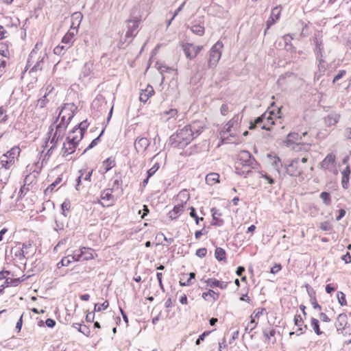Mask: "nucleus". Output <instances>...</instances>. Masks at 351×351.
<instances>
[{
    "label": "nucleus",
    "instance_id": "c03bdc74",
    "mask_svg": "<svg viewBox=\"0 0 351 351\" xmlns=\"http://www.w3.org/2000/svg\"><path fill=\"white\" fill-rule=\"evenodd\" d=\"M241 119V117H240L239 114L235 115L232 119H230L226 125L228 126L226 129L227 132H229L230 129L234 127L235 124H237Z\"/></svg>",
    "mask_w": 351,
    "mask_h": 351
},
{
    "label": "nucleus",
    "instance_id": "393cba45",
    "mask_svg": "<svg viewBox=\"0 0 351 351\" xmlns=\"http://www.w3.org/2000/svg\"><path fill=\"white\" fill-rule=\"evenodd\" d=\"M206 282L210 287H219L221 289H226L228 286L227 282L220 281L215 278H208L207 280H206Z\"/></svg>",
    "mask_w": 351,
    "mask_h": 351
},
{
    "label": "nucleus",
    "instance_id": "423d86ee",
    "mask_svg": "<svg viewBox=\"0 0 351 351\" xmlns=\"http://www.w3.org/2000/svg\"><path fill=\"white\" fill-rule=\"evenodd\" d=\"M53 128L52 126H50L49 130L48 132V138L52 136L51 139V143L52 144V148H56L58 145V142L59 140L62 139L64 134V128L62 129V126L61 124H58L56 125V131L53 134Z\"/></svg>",
    "mask_w": 351,
    "mask_h": 351
},
{
    "label": "nucleus",
    "instance_id": "37998d69",
    "mask_svg": "<svg viewBox=\"0 0 351 351\" xmlns=\"http://www.w3.org/2000/svg\"><path fill=\"white\" fill-rule=\"evenodd\" d=\"M311 326L314 330V332L317 335H321L322 333V332L320 330L318 319L313 317V318H311Z\"/></svg>",
    "mask_w": 351,
    "mask_h": 351
},
{
    "label": "nucleus",
    "instance_id": "5fc2aeb1",
    "mask_svg": "<svg viewBox=\"0 0 351 351\" xmlns=\"http://www.w3.org/2000/svg\"><path fill=\"white\" fill-rule=\"evenodd\" d=\"M61 208L62 210V214L64 217H66L65 213L66 210H69L71 208V202L69 199H66L61 205Z\"/></svg>",
    "mask_w": 351,
    "mask_h": 351
},
{
    "label": "nucleus",
    "instance_id": "9b49d317",
    "mask_svg": "<svg viewBox=\"0 0 351 351\" xmlns=\"http://www.w3.org/2000/svg\"><path fill=\"white\" fill-rule=\"evenodd\" d=\"M281 11L282 7L280 5L276 6L272 9L270 16L266 21V29L264 32L265 34L267 33V31L279 20Z\"/></svg>",
    "mask_w": 351,
    "mask_h": 351
},
{
    "label": "nucleus",
    "instance_id": "de8ad7c7",
    "mask_svg": "<svg viewBox=\"0 0 351 351\" xmlns=\"http://www.w3.org/2000/svg\"><path fill=\"white\" fill-rule=\"evenodd\" d=\"M160 168V164L158 162H156L154 165L152 166V168H150L147 171V174H148V178H151L152 176L155 174V173Z\"/></svg>",
    "mask_w": 351,
    "mask_h": 351
},
{
    "label": "nucleus",
    "instance_id": "412c9836",
    "mask_svg": "<svg viewBox=\"0 0 351 351\" xmlns=\"http://www.w3.org/2000/svg\"><path fill=\"white\" fill-rule=\"evenodd\" d=\"M65 110H66V108H63L59 114V117H60V119H61L59 124L62 125V129L64 128V131H65L67 125H69V123H70V121H71L73 117H74V113L72 111L68 114V117L66 115L62 116V114Z\"/></svg>",
    "mask_w": 351,
    "mask_h": 351
},
{
    "label": "nucleus",
    "instance_id": "49530a36",
    "mask_svg": "<svg viewBox=\"0 0 351 351\" xmlns=\"http://www.w3.org/2000/svg\"><path fill=\"white\" fill-rule=\"evenodd\" d=\"M252 169H254L252 168L251 167H245V166H243V167H240L239 171H236V172H237V173H238L241 176H243L246 177L250 173L252 172Z\"/></svg>",
    "mask_w": 351,
    "mask_h": 351
},
{
    "label": "nucleus",
    "instance_id": "ddd939ff",
    "mask_svg": "<svg viewBox=\"0 0 351 351\" xmlns=\"http://www.w3.org/2000/svg\"><path fill=\"white\" fill-rule=\"evenodd\" d=\"M306 132L302 133V136H300L298 133L291 132L287 136L286 143L287 146H291L293 144L300 145L303 143L302 137L307 136Z\"/></svg>",
    "mask_w": 351,
    "mask_h": 351
},
{
    "label": "nucleus",
    "instance_id": "c85d7f7f",
    "mask_svg": "<svg viewBox=\"0 0 351 351\" xmlns=\"http://www.w3.org/2000/svg\"><path fill=\"white\" fill-rule=\"evenodd\" d=\"M347 324V316L346 314H339L337 317V322L335 324L337 331L342 330L344 329V326Z\"/></svg>",
    "mask_w": 351,
    "mask_h": 351
},
{
    "label": "nucleus",
    "instance_id": "6e6552de",
    "mask_svg": "<svg viewBox=\"0 0 351 351\" xmlns=\"http://www.w3.org/2000/svg\"><path fill=\"white\" fill-rule=\"evenodd\" d=\"M115 199L112 195V189H106L101 191L98 204L103 207H108L113 205Z\"/></svg>",
    "mask_w": 351,
    "mask_h": 351
},
{
    "label": "nucleus",
    "instance_id": "4d7b16f0",
    "mask_svg": "<svg viewBox=\"0 0 351 351\" xmlns=\"http://www.w3.org/2000/svg\"><path fill=\"white\" fill-rule=\"evenodd\" d=\"M319 228L324 231H330L332 230V226L328 221L321 223Z\"/></svg>",
    "mask_w": 351,
    "mask_h": 351
},
{
    "label": "nucleus",
    "instance_id": "2eb2a0df",
    "mask_svg": "<svg viewBox=\"0 0 351 351\" xmlns=\"http://www.w3.org/2000/svg\"><path fill=\"white\" fill-rule=\"evenodd\" d=\"M336 157L332 153L328 154L320 163V168L324 171H329L335 165Z\"/></svg>",
    "mask_w": 351,
    "mask_h": 351
},
{
    "label": "nucleus",
    "instance_id": "b1692460",
    "mask_svg": "<svg viewBox=\"0 0 351 351\" xmlns=\"http://www.w3.org/2000/svg\"><path fill=\"white\" fill-rule=\"evenodd\" d=\"M10 174V169H8V168H0V187H4V185L9 180Z\"/></svg>",
    "mask_w": 351,
    "mask_h": 351
},
{
    "label": "nucleus",
    "instance_id": "39448f33",
    "mask_svg": "<svg viewBox=\"0 0 351 351\" xmlns=\"http://www.w3.org/2000/svg\"><path fill=\"white\" fill-rule=\"evenodd\" d=\"M223 44L221 40H218L210 49L208 66H215L221 58Z\"/></svg>",
    "mask_w": 351,
    "mask_h": 351
},
{
    "label": "nucleus",
    "instance_id": "603ef678",
    "mask_svg": "<svg viewBox=\"0 0 351 351\" xmlns=\"http://www.w3.org/2000/svg\"><path fill=\"white\" fill-rule=\"evenodd\" d=\"M108 306H109V303L107 300L101 304H95L94 311H101L102 310L106 309L108 307Z\"/></svg>",
    "mask_w": 351,
    "mask_h": 351
},
{
    "label": "nucleus",
    "instance_id": "f704fd0d",
    "mask_svg": "<svg viewBox=\"0 0 351 351\" xmlns=\"http://www.w3.org/2000/svg\"><path fill=\"white\" fill-rule=\"evenodd\" d=\"M81 252H82V257L83 258V261H88L94 258L93 254V250L90 248H81Z\"/></svg>",
    "mask_w": 351,
    "mask_h": 351
},
{
    "label": "nucleus",
    "instance_id": "bb28decb",
    "mask_svg": "<svg viewBox=\"0 0 351 351\" xmlns=\"http://www.w3.org/2000/svg\"><path fill=\"white\" fill-rule=\"evenodd\" d=\"M77 30L73 28L70 29L62 38V43L69 46L73 43L75 36L77 34Z\"/></svg>",
    "mask_w": 351,
    "mask_h": 351
},
{
    "label": "nucleus",
    "instance_id": "09e8293b",
    "mask_svg": "<svg viewBox=\"0 0 351 351\" xmlns=\"http://www.w3.org/2000/svg\"><path fill=\"white\" fill-rule=\"evenodd\" d=\"M190 210H191V212L189 213L190 216L192 218L195 219L196 224L198 225L200 221H203L204 220V218L203 217H199L197 216L195 208L191 207Z\"/></svg>",
    "mask_w": 351,
    "mask_h": 351
},
{
    "label": "nucleus",
    "instance_id": "6ab92c4d",
    "mask_svg": "<svg viewBox=\"0 0 351 351\" xmlns=\"http://www.w3.org/2000/svg\"><path fill=\"white\" fill-rule=\"evenodd\" d=\"M14 256L20 261L27 258L33 255V250H24L21 247H15L14 249Z\"/></svg>",
    "mask_w": 351,
    "mask_h": 351
},
{
    "label": "nucleus",
    "instance_id": "864d4df0",
    "mask_svg": "<svg viewBox=\"0 0 351 351\" xmlns=\"http://www.w3.org/2000/svg\"><path fill=\"white\" fill-rule=\"evenodd\" d=\"M337 298H338L339 303L341 306L347 305L346 295L343 292H341V291L338 292Z\"/></svg>",
    "mask_w": 351,
    "mask_h": 351
},
{
    "label": "nucleus",
    "instance_id": "cd10ccee",
    "mask_svg": "<svg viewBox=\"0 0 351 351\" xmlns=\"http://www.w3.org/2000/svg\"><path fill=\"white\" fill-rule=\"evenodd\" d=\"M88 126V123H87V121H83L81 123H80L77 125L73 128L72 130V134L78 133L79 136L80 134L84 136V134L86 132L87 128Z\"/></svg>",
    "mask_w": 351,
    "mask_h": 351
},
{
    "label": "nucleus",
    "instance_id": "2f4dec72",
    "mask_svg": "<svg viewBox=\"0 0 351 351\" xmlns=\"http://www.w3.org/2000/svg\"><path fill=\"white\" fill-rule=\"evenodd\" d=\"M14 164V163L13 162L12 159L8 158V156L3 154L0 158V168H8V169H10V167Z\"/></svg>",
    "mask_w": 351,
    "mask_h": 351
},
{
    "label": "nucleus",
    "instance_id": "20e7f679",
    "mask_svg": "<svg viewBox=\"0 0 351 351\" xmlns=\"http://www.w3.org/2000/svg\"><path fill=\"white\" fill-rule=\"evenodd\" d=\"M82 139V136L80 134L79 136H69L66 138V141L63 144L62 148V154L63 156L71 154L75 151L76 147L79 142Z\"/></svg>",
    "mask_w": 351,
    "mask_h": 351
},
{
    "label": "nucleus",
    "instance_id": "aec40b11",
    "mask_svg": "<svg viewBox=\"0 0 351 351\" xmlns=\"http://www.w3.org/2000/svg\"><path fill=\"white\" fill-rule=\"evenodd\" d=\"M350 173L351 170L349 165H347L346 168L341 171V186L344 189H348Z\"/></svg>",
    "mask_w": 351,
    "mask_h": 351
},
{
    "label": "nucleus",
    "instance_id": "473e14b6",
    "mask_svg": "<svg viewBox=\"0 0 351 351\" xmlns=\"http://www.w3.org/2000/svg\"><path fill=\"white\" fill-rule=\"evenodd\" d=\"M115 160L111 157L108 158L103 162V168L104 169V173L110 171L112 167L115 166Z\"/></svg>",
    "mask_w": 351,
    "mask_h": 351
},
{
    "label": "nucleus",
    "instance_id": "c9c22d12",
    "mask_svg": "<svg viewBox=\"0 0 351 351\" xmlns=\"http://www.w3.org/2000/svg\"><path fill=\"white\" fill-rule=\"evenodd\" d=\"M258 173L259 174V177L261 178H263L265 181H267V184L272 185L275 183V180L267 173L263 171H258Z\"/></svg>",
    "mask_w": 351,
    "mask_h": 351
},
{
    "label": "nucleus",
    "instance_id": "c756f323",
    "mask_svg": "<svg viewBox=\"0 0 351 351\" xmlns=\"http://www.w3.org/2000/svg\"><path fill=\"white\" fill-rule=\"evenodd\" d=\"M20 152L21 149L19 147H14L3 155L8 156V158L12 159V160L14 163L15 158H16L19 156Z\"/></svg>",
    "mask_w": 351,
    "mask_h": 351
},
{
    "label": "nucleus",
    "instance_id": "1a4fd4ad",
    "mask_svg": "<svg viewBox=\"0 0 351 351\" xmlns=\"http://www.w3.org/2000/svg\"><path fill=\"white\" fill-rule=\"evenodd\" d=\"M271 112L267 113L265 112L261 116L257 117L254 122L250 123V129L253 130L254 129L257 125L260 126L261 129L266 130H270V128L267 125V124L265 123V120H267L269 121V120H271Z\"/></svg>",
    "mask_w": 351,
    "mask_h": 351
},
{
    "label": "nucleus",
    "instance_id": "0eeeda50",
    "mask_svg": "<svg viewBox=\"0 0 351 351\" xmlns=\"http://www.w3.org/2000/svg\"><path fill=\"white\" fill-rule=\"evenodd\" d=\"M293 39V37L291 34H285L283 36L280 40H277L275 43V46L276 48H279L284 46V49L291 53H295L296 54L295 48L293 46L291 43V40Z\"/></svg>",
    "mask_w": 351,
    "mask_h": 351
},
{
    "label": "nucleus",
    "instance_id": "5701e85b",
    "mask_svg": "<svg viewBox=\"0 0 351 351\" xmlns=\"http://www.w3.org/2000/svg\"><path fill=\"white\" fill-rule=\"evenodd\" d=\"M82 18H83V16H82V14L80 12H74L72 15H71V29H73V28H75V29L77 30L80 25V23L82 20Z\"/></svg>",
    "mask_w": 351,
    "mask_h": 351
},
{
    "label": "nucleus",
    "instance_id": "f8f14e48",
    "mask_svg": "<svg viewBox=\"0 0 351 351\" xmlns=\"http://www.w3.org/2000/svg\"><path fill=\"white\" fill-rule=\"evenodd\" d=\"M286 173L293 177L301 175L302 169L300 167V159L295 158L286 167Z\"/></svg>",
    "mask_w": 351,
    "mask_h": 351
},
{
    "label": "nucleus",
    "instance_id": "f03ea898",
    "mask_svg": "<svg viewBox=\"0 0 351 351\" xmlns=\"http://www.w3.org/2000/svg\"><path fill=\"white\" fill-rule=\"evenodd\" d=\"M251 167L253 169H257L258 162L248 151L243 150L238 155V160L236 163V171H239L240 167Z\"/></svg>",
    "mask_w": 351,
    "mask_h": 351
},
{
    "label": "nucleus",
    "instance_id": "f257e3e1",
    "mask_svg": "<svg viewBox=\"0 0 351 351\" xmlns=\"http://www.w3.org/2000/svg\"><path fill=\"white\" fill-rule=\"evenodd\" d=\"M203 123L195 121L176 131L169 137V143L173 147L184 149L203 131Z\"/></svg>",
    "mask_w": 351,
    "mask_h": 351
},
{
    "label": "nucleus",
    "instance_id": "a18cd8bd",
    "mask_svg": "<svg viewBox=\"0 0 351 351\" xmlns=\"http://www.w3.org/2000/svg\"><path fill=\"white\" fill-rule=\"evenodd\" d=\"M320 198L326 206H329L331 204V197L329 193L326 191L321 193Z\"/></svg>",
    "mask_w": 351,
    "mask_h": 351
},
{
    "label": "nucleus",
    "instance_id": "72a5a7b5",
    "mask_svg": "<svg viewBox=\"0 0 351 351\" xmlns=\"http://www.w3.org/2000/svg\"><path fill=\"white\" fill-rule=\"evenodd\" d=\"M219 293H216L212 289H210L208 292L202 293V298L206 300H210L212 299L213 301H215L219 298Z\"/></svg>",
    "mask_w": 351,
    "mask_h": 351
},
{
    "label": "nucleus",
    "instance_id": "a211bd4d",
    "mask_svg": "<svg viewBox=\"0 0 351 351\" xmlns=\"http://www.w3.org/2000/svg\"><path fill=\"white\" fill-rule=\"evenodd\" d=\"M314 43L315 45V51L317 53V58L319 60V64H321L323 62L322 58L323 56L322 53L324 51L322 40L320 38L316 36L314 38Z\"/></svg>",
    "mask_w": 351,
    "mask_h": 351
},
{
    "label": "nucleus",
    "instance_id": "9d476101",
    "mask_svg": "<svg viewBox=\"0 0 351 351\" xmlns=\"http://www.w3.org/2000/svg\"><path fill=\"white\" fill-rule=\"evenodd\" d=\"M202 49V46H195L191 43H185L182 45V49L184 54L189 60H192L196 57Z\"/></svg>",
    "mask_w": 351,
    "mask_h": 351
},
{
    "label": "nucleus",
    "instance_id": "052dcab7",
    "mask_svg": "<svg viewBox=\"0 0 351 351\" xmlns=\"http://www.w3.org/2000/svg\"><path fill=\"white\" fill-rule=\"evenodd\" d=\"M164 114L168 115L167 119H169L170 118H176L178 111L176 109H170L168 111L164 112Z\"/></svg>",
    "mask_w": 351,
    "mask_h": 351
},
{
    "label": "nucleus",
    "instance_id": "7ed1b4c3",
    "mask_svg": "<svg viewBox=\"0 0 351 351\" xmlns=\"http://www.w3.org/2000/svg\"><path fill=\"white\" fill-rule=\"evenodd\" d=\"M37 45L32 50L27 60V66H40L47 63L48 57L46 52L39 51L36 49Z\"/></svg>",
    "mask_w": 351,
    "mask_h": 351
},
{
    "label": "nucleus",
    "instance_id": "a19ab883",
    "mask_svg": "<svg viewBox=\"0 0 351 351\" xmlns=\"http://www.w3.org/2000/svg\"><path fill=\"white\" fill-rule=\"evenodd\" d=\"M82 252H81V249H80V250H75L71 255H69V256H71L70 258L72 261V262L83 261V258L82 257Z\"/></svg>",
    "mask_w": 351,
    "mask_h": 351
},
{
    "label": "nucleus",
    "instance_id": "a878e982",
    "mask_svg": "<svg viewBox=\"0 0 351 351\" xmlns=\"http://www.w3.org/2000/svg\"><path fill=\"white\" fill-rule=\"evenodd\" d=\"M184 211L183 204H177L169 211V217L171 219H176Z\"/></svg>",
    "mask_w": 351,
    "mask_h": 351
},
{
    "label": "nucleus",
    "instance_id": "4be33fe9",
    "mask_svg": "<svg viewBox=\"0 0 351 351\" xmlns=\"http://www.w3.org/2000/svg\"><path fill=\"white\" fill-rule=\"evenodd\" d=\"M190 29L193 33L198 36L204 35L205 31L204 23L201 20H199L198 22L195 21Z\"/></svg>",
    "mask_w": 351,
    "mask_h": 351
},
{
    "label": "nucleus",
    "instance_id": "4c0bfd02",
    "mask_svg": "<svg viewBox=\"0 0 351 351\" xmlns=\"http://www.w3.org/2000/svg\"><path fill=\"white\" fill-rule=\"evenodd\" d=\"M215 258L219 261H221L226 259V252L221 247H217L215 252Z\"/></svg>",
    "mask_w": 351,
    "mask_h": 351
},
{
    "label": "nucleus",
    "instance_id": "7c9ffc66",
    "mask_svg": "<svg viewBox=\"0 0 351 351\" xmlns=\"http://www.w3.org/2000/svg\"><path fill=\"white\" fill-rule=\"evenodd\" d=\"M219 175L217 173H210L206 176V182L208 185H213L219 182Z\"/></svg>",
    "mask_w": 351,
    "mask_h": 351
},
{
    "label": "nucleus",
    "instance_id": "58836bf2",
    "mask_svg": "<svg viewBox=\"0 0 351 351\" xmlns=\"http://www.w3.org/2000/svg\"><path fill=\"white\" fill-rule=\"evenodd\" d=\"M104 131H105V128H104L102 130L101 132L100 133V134L97 138H95V139H93L91 141L90 145L84 150L82 154H84L87 150H88L90 149H92L93 147H94L95 146H96L99 143V142L100 141V137L102 136V134H104Z\"/></svg>",
    "mask_w": 351,
    "mask_h": 351
},
{
    "label": "nucleus",
    "instance_id": "e433bc0d",
    "mask_svg": "<svg viewBox=\"0 0 351 351\" xmlns=\"http://www.w3.org/2000/svg\"><path fill=\"white\" fill-rule=\"evenodd\" d=\"M8 53V49H3V47H1L0 49V66H6L7 60L8 58L7 57V54Z\"/></svg>",
    "mask_w": 351,
    "mask_h": 351
},
{
    "label": "nucleus",
    "instance_id": "69168bd1",
    "mask_svg": "<svg viewBox=\"0 0 351 351\" xmlns=\"http://www.w3.org/2000/svg\"><path fill=\"white\" fill-rule=\"evenodd\" d=\"M90 74V67H83V71H82V73L80 75V78H84Z\"/></svg>",
    "mask_w": 351,
    "mask_h": 351
},
{
    "label": "nucleus",
    "instance_id": "680f3d73",
    "mask_svg": "<svg viewBox=\"0 0 351 351\" xmlns=\"http://www.w3.org/2000/svg\"><path fill=\"white\" fill-rule=\"evenodd\" d=\"M210 333V331H204L201 334L195 341L196 345H199L201 341H204L205 337Z\"/></svg>",
    "mask_w": 351,
    "mask_h": 351
},
{
    "label": "nucleus",
    "instance_id": "79ce46f5",
    "mask_svg": "<svg viewBox=\"0 0 351 351\" xmlns=\"http://www.w3.org/2000/svg\"><path fill=\"white\" fill-rule=\"evenodd\" d=\"M71 256L69 255L67 256L63 257L60 262L57 263V267L60 268L62 267H67L72 263V261L70 258Z\"/></svg>",
    "mask_w": 351,
    "mask_h": 351
},
{
    "label": "nucleus",
    "instance_id": "f3484780",
    "mask_svg": "<svg viewBox=\"0 0 351 351\" xmlns=\"http://www.w3.org/2000/svg\"><path fill=\"white\" fill-rule=\"evenodd\" d=\"M154 94V88L147 85L145 89H142L140 93L139 99L141 102L145 103Z\"/></svg>",
    "mask_w": 351,
    "mask_h": 351
},
{
    "label": "nucleus",
    "instance_id": "e2e57ef3",
    "mask_svg": "<svg viewBox=\"0 0 351 351\" xmlns=\"http://www.w3.org/2000/svg\"><path fill=\"white\" fill-rule=\"evenodd\" d=\"M206 253H207V250L204 247H202V248H199V249L197 250L195 254L200 258H203L206 255Z\"/></svg>",
    "mask_w": 351,
    "mask_h": 351
},
{
    "label": "nucleus",
    "instance_id": "13d9d810",
    "mask_svg": "<svg viewBox=\"0 0 351 351\" xmlns=\"http://www.w3.org/2000/svg\"><path fill=\"white\" fill-rule=\"evenodd\" d=\"M68 48H69V46L66 47V46H64V45H62V46L58 45L54 48L53 52L55 54L60 55L63 53L62 52L63 51L66 50Z\"/></svg>",
    "mask_w": 351,
    "mask_h": 351
},
{
    "label": "nucleus",
    "instance_id": "bf43d9fd",
    "mask_svg": "<svg viewBox=\"0 0 351 351\" xmlns=\"http://www.w3.org/2000/svg\"><path fill=\"white\" fill-rule=\"evenodd\" d=\"M81 333L84 335L86 337H89L90 335V330L89 327L86 325H82V327H80V331Z\"/></svg>",
    "mask_w": 351,
    "mask_h": 351
},
{
    "label": "nucleus",
    "instance_id": "3c124183",
    "mask_svg": "<svg viewBox=\"0 0 351 351\" xmlns=\"http://www.w3.org/2000/svg\"><path fill=\"white\" fill-rule=\"evenodd\" d=\"M265 311V308H256L251 315V319L255 321L256 318H258L261 315L263 314V312Z\"/></svg>",
    "mask_w": 351,
    "mask_h": 351
},
{
    "label": "nucleus",
    "instance_id": "0e129e2a",
    "mask_svg": "<svg viewBox=\"0 0 351 351\" xmlns=\"http://www.w3.org/2000/svg\"><path fill=\"white\" fill-rule=\"evenodd\" d=\"M219 351H228L226 341L225 338H223L222 341L219 342Z\"/></svg>",
    "mask_w": 351,
    "mask_h": 351
},
{
    "label": "nucleus",
    "instance_id": "8fccbe9b",
    "mask_svg": "<svg viewBox=\"0 0 351 351\" xmlns=\"http://www.w3.org/2000/svg\"><path fill=\"white\" fill-rule=\"evenodd\" d=\"M258 322L251 319V321L247 324L245 328V332L250 333L257 326Z\"/></svg>",
    "mask_w": 351,
    "mask_h": 351
},
{
    "label": "nucleus",
    "instance_id": "dca6fc26",
    "mask_svg": "<svg viewBox=\"0 0 351 351\" xmlns=\"http://www.w3.org/2000/svg\"><path fill=\"white\" fill-rule=\"evenodd\" d=\"M128 31L126 32L125 36L127 38L133 37L136 34V30L138 27L139 20H128Z\"/></svg>",
    "mask_w": 351,
    "mask_h": 351
},
{
    "label": "nucleus",
    "instance_id": "ea45409f",
    "mask_svg": "<svg viewBox=\"0 0 351 351\" xmlns=\"http://www.w3.org/2000/svg\"><path fill=\"white\" fill-rule=\"evenodd\" d=\"M42 95V97L38 100L37 102V106H38L40 108L45 107L47 104L49 102V99H47V91H45Z\"/></svg>",
    "mask_w": 351,
    "mask_h": 351
},
{
    "label": "nucleus",
    "instance_id": "338daca9",
    "mask_svg": "<svg viewBox=\"0 0 351 351\" xmlns=\"http://www.w3.org/2000/svg\"><path fill=\"white\" fill-rule=\"evenodd\" d=\"M272 165L276 169V171L280 173L279 167H281L282 165L280 163V160L278 157L275 158L274 162H272Z\"/></svg>",
    "mask_w": 351,
    "mask_h": 351
},
{
    "label": "nucleus",
    "instance_id": "6e6d98bb",
    "mask_svg": "<svg viewBox=\"0 0 351 351\" xmlns=\"http://www.w3.org/2000/svg\"><path fill=\"white\" fill-rule=\"evenodd\" d=\"M310 302L314 309H317L318 311L322 310V306L317 303L315 296H313L312 298H310Z\"/></svg>",
    "mask_w": 351,
    "mask_h": 351
},
{
    "label": "nucleus",
    "instance_id": "774afa93",
    "mask_svg": "<svg viewBox=\"0 0 351 351\" xmlns=\"http://www.w3.org/2000/svg\"><path fill=\"white\" fill-rule=\"evenodd\" d=\"M302 323H303V320H302V318L300 316V315L296 314L294 316V324H295V325H296L298 326H302Z\"/></svg>",
    "mask_w": 351,
    "mask_h": 351
},
{
    "label": "nucleus",
    "instance_id": "4468645a",
    "mask_svg": "<svg viewBox=\"0 0 351 351\" xmlns=\"http://www.w3.org/2000/svg\"><path fill=\"white\" fill-rule=\"evenodd\" d=\"M150 145L149 140L146 137H138L134 141V148L139 152H145Z\"/></svg>",
    "mask_w": 351,
    "mask_h": 351
}]
</instances>
